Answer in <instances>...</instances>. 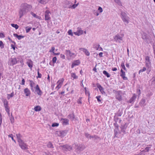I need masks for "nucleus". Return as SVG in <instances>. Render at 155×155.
Segmentation results:
<instances>
[{
  "label": "nucleus",
  "mask_w": 155,
  "mask_h": 155,
  "mask_svg": "<svg viewBox=\"0 0 155 155\" xmlns=\"http://www.w3.org/2000/svg\"><path fill=\"white\" fill-rule=\"evenodd\" d=\"M31 5L26 3L22 4L19 11V18H21L23 15H25L27 12L31 10Z\"/></svg>",
  "instance_id": "nucleus-1"
},
{
  "label": "nucleus",
  "mask_w": 155,
  "mask_h": 155,
  "mask_svg": "<svg viewBox=\"0 0 155 155\" xmlns=\"http://www.w3.org/2000/svg\"><path fill=\"white\" fill-rule=\"evenodd\" d=\"M145 65L147 68V73L149 74L151 71V62L150 58L147 56L145 57Z\"/></svg>",
  "instance_id": "nucleus-2"
},
{
  "label": "nucleus",
  "mask_w": 155,
  "mask_h": 155,
  "mask_svg": "<svg viewBox=\"0 0 155 155\" xmlns=\"http://www.w3.org/2000/svg\"><path fill=\"white\" fill-rule=\"evenodd\" d=\"M121 18L125 25L129 23V18L127 15L126 13L124 12H122L121 13Z\"/></svg>",
  "instance_id": "nucleus-3"
},
{
  "label": "nucleus",
  "mask_w": 155,
  "mask_h": 155,
  "mask_svg": "<svg viewBox=\"0 0 155 155\" xmlns=\"http://www.w3.org/2000/svg\"><path fill=\"white\" fill-rule=\"evenodd\" d=\"M142 38L146 42L148 43L150 42L151 39L149 36L144 33L142 34Z\"/></svg>",
  "instance_id": "nucleus-4"
},
{
  "label": "nucleus",
  "mask_w": 155,
  "mask_h": 155,
  "mask_svg": "<svg viewBox=\"0 0 155 155\" xmlns=\"http://www.w3.org/2000/svg\"><path fill=\"white\" fill-rule=\"evenodd\" d=\"M18 142L19 146L22 149L24 150L27 148V145L22 140H19V141Z\"/></svg>",
  "instance_id": "nucleus-5"
},
{
  "label": "nucleus",
  "mask_w": 155,
  "mask_h": 155,
  "mask_svg": "<svg viewBox=\"0 0 155 155\" xmlns=\"http://www.w3.org/2000/svg\"><path fill=\"white\" fill-rule=\"evenodd\" d=\"M49 14H51V13L49 10H47L45 11V21L51 19V18L50 17Z\"/></svg>",
  "instance_id": "nucleus-6"
},
{
  "label": "nucleus",
  "mask_w": 155,
  "mask_h": 155,
  "mask_svg": "<svg viewBox=\"0 0 155 155\" xmlns=\"http://www.w3.org/2000/svg\"><path fill=\"white\" fill-rule=\"evenodd\" d=\"M10 65L13 66L17 63L18 61L15 58H11L10 60Z\"/></svg>",
  "instance_id": "nucleus-7"
},
{
  "label": "nucleus",
  "mask_w": 155,
  "mask_h": 155,
  "mask_svg": "<svg viewBox=\"0 0 155 155\" xmlns=\"http://www.w3.org/2000/svg\"><path fill=\"white\" fill-rule=\"evenodd\" d=\"M35 88V91L37 93V94L41 96L43 92L39 88L38 85L37 84Z\"/></svg>",
  "instance_id": "nucleus-8"
},
{
  "label": "nucleus",
  "mask_w": 155,
  "mask_h": 155,
  "mask_svg": "<svg viewBox=\"0 0 155 155\" xmlns=\"http://www.w3.org/2000/svg\"><path fill=\"white\" fill-rule=\"evenodd\" d=\"M60 147H62V149H64L65 150H67L68 151H70L72 149V147L71 146L68 145L60 146Z\"/></svg>",
  "instance_id": "nucleus-9"
},
{
  "label": "nucleus",
  "mask_w": 155,
  "mask_h": 155,
  "mask_svg": "<svg viewBox=\"0 0 155 155\" xmlns=\"http://www.w3.org/2000/svg\"><path fill=\"white\" fill-rule=\"evenodd\" d=\"M83 31L80 28H78V30L76 32H74V34L76 35L79 36L83 34Z\"/></svg>",
  "instance_id": "nucleus-10"
},
{
  "label": "nucleus",
  "mask_w": 155,
  "mask_h": 155,
  "mask_svg": "<svg viewBox=\"0 0 155 155\" xmlns=\"http://www.w3.org/2000/svg\"><path fill=\"white\" fill-rule=\"evenodd\" d=\"M76 148L78 151H82L85 148V146L83 145H76Z\"/></svg>",
  "instance_id": "nucleus-11"
},
{
  "label": "nucleus",
  "mask_w": 155,
  "mask_h": 155,
  "mask_svg": "<svg viewBox=\"0 0 155 155\" xmlns=\"http://www.w3.org/2000/svg\"><path fill=\"white\" fill-rule=\"evenodd\" d=\"M124 36V32L121 31L120 34L117 35V40H119L122 41L123 40V38Z\"/></svg>",
  "instance_id": "nucleus-12"
},
{
  "label": "nucleus",
  "mask_w": 155,
  "mask_h": 155,
  "mask_svg": "<svg viewBox=\"0 0 155 155\" xmlns=\"http://www.w3.org/2000/svg\"><path fill=\"white\" fill-rule=\"evenodd\" d=\"M120 76L123 79L125 80H127V78L125 76V72H124L122 69H121L120 70Z\"/></svg>",
  "instance_id": "nucleus-13"
},
{
  "label": "nucleus",
  "mask_w": 155,
  "mask_h": 155,
  "mask_svg": "<svg viewBox=\"0 0 155 155\" xmlns=\"http://www.w3.org/2000/svg\"><path fill=\"white\" fill-rule=\"evenodd\" d=\"M65 54L67 56L70 57H72L75 54L74 53H72L69 50H66Z\"/></svg>",
  "instance_id": "nucleus-14"
},
{
  "label": "nucleus",
  "mask_w": 155,
  "mask_h": 155,
  "mask_svg": "<svg viewBox=\"0 0 155 155\" xmlns=\"http://www.w3.org/2000/svg\"><path fill=\"white\" fill-rule=\"evenodd\" d=\"M61 120L62 121L63 124L64 125H67L69 124V120L66 118L61 119Z\"/></svg>",
  "instance_id": "nucleus-15"
},
{
  "label": "nucleus",
  "mask_w": 155,
  "mask_h": 155,
  "mask_svg": "<svg viewBox=\"0 0 155 155\" xmlns=\"http://www.w3.org/2000/svg\"><path fill=\"white\" fill-rule=\"evenodd\" d=\"M67 132V131L66 130L60 131L59 132L60 136L62 137H63L65 136Z\"/></svg>",
  "instance_id": "nucleus-16"
},
{
  "label": "nucleus",
  "mask_w": 155,
  "mask_h": 155,
  "mask_svg": "<svg viewBox=\"0 0 155 155\" xmlns=\"http://www.w3.org/2000/svg\"><path fill=\"white\" fill-rule=\"evenodd\" d=\"M24 92L26 96H30V91L28 88H25L24 90Z\"/></svg>",
  "instance_id": "nucleus-17"
},
{
  "label": "nucleus",
  "mask_w": 155,
  "mask_h": 155,
  "mask_svg": "<svg viewBox=\"0 0 155 155\" xmlns=\"http://www.w3.org/2000/svg\"><path fill=\"white\" fill-rule=\"evenodd\" d=\"M80 63V62L79 60H77L74 61L73 63H72L71 66L72 68H73L75 66L78 65H79Z\"/></svg>",
  "instance_id": "nucleus-18"
},
{
  "label": "nucleus",
  "mask_w": 155,
  "mask_h": 155,
  "mask_svg": "<svg viewBox=\"0 0 155 155\" xmlns=\"http://www.w3.org/2000/svg\"><path fill=\"white\" fill-rule=\"evenodd\" d=\"M68 118L73 121L75 119V116L73 113L69 114L67 116Z\"/></svg>",
  "instance_id": "nucleus-19"
},
{
  "label": "nucleus",
  "mask_w": 155,
  "mask_h": 155,
  "mask_svg": "<svg viewBox=\"0 0 155 155\" xmlns=\"http://www.w3.org/2000/svg\"><path fill=\"white\" fill-rule=\"evenodd\" d=\"M30 82V85L31 87V90L32 91H34L33 87L35 86V83L32 80L29 81Z\"/></svg>",
  "instance_id": "nucleus-20"
},
{
  "label": "nucleus",
  "mask_w": 155,
  "mask_h": 155,
  "mask_svg": "<svg viewBox=\"0 0 155 155\" xmlns=\"http://www.w3.org/2000/svg\"><path fill=\"white\" fill-rule=\"evenodd\" d=\"M97 86L102 94H103L105 93V92L104 91V89L103 87L99 84H98Z\"/></svg>",
  "instance_id": "nucleus-21"
},
{
  "label": "nucleus",
  "mask_w": 155,
  "mask_h": 155,
  "mask_svg": "<svg viewBox=\"0 0 155 155\" xmlns=\"http://www.w3.org/2000/svg\"><path fill=\"white\" fill-rule=\"evenodd\" d=\"M14 36L16 37L19 40H21V38H24V36L22 35H18L17 34H14Z\"/></svg>",
  "instance_id": "nucleus-22"
},
{
  "label": "nucleus",
  "mask_w": 155,
  "mask_h": 155,
  "mask_svg": "<svg viewBox=\"0 0 155 155\" xmlns=\"http://www.w3.org/2000/svg\"><path fill=\"white\" fill-rule=\"evenodd\" d=\"M136 96L135 94H134L133 96L130 99L129 101V102L131 103L132 102H133L134 101V100L136 99Z\"/></svg>",
  "instance_id": "nucleus-23"
},
{
  "label": "nucleus",
  "mask_w": 155,
  "mask_h": 155,
  "mask_svg": "<svg viewBox=\"0 0 155 155\" xmlns=\"http://www.w3.org/2000/svg\"><path fill=\"white\" fill-rule=\"evenodd\" d=\"M26 64L28 65L29 67L31 69H32V62L31 60H29L28 61H27L26 63Z\"/></svg>",
  "instance_id": "nucleus-24"
},
{
  "label": "nucleus",
  "mask_w": 155,
  "mask_h": 155,
  "mask_svg": "<svg viewBox=\"0 0 155 155\" xmlns=\"http://www.w3.org/2000/svg\"><path fill=\"white\" fill-rule=\"evenodd\" d=\"M146 102V101L144 99H143L141 100L140 101L139 103L141 107H143L145 106V103Z\"/></svg>",
  "instance_id": "nucleus-25"
},
{
  "label": "nucleus",
  "mask_w": 155,
  "mask_h": 155,
  "mask_svg": "<svg viewBox=\"0 0 155 155\" xmlns=\"http://www.w3.org/2000/svg\"><path fill=\"white\" fill-rule=\"evenodd\" d=\"M63 81H58L57 82V84H58L57 86L56 87V88H58V89H59L61 87V84H62V83H63Z\"/></svg>",
  "instance_id": "nucleus-26"
},
{
  "label": "nucleus",
  "mask_w": 155,
  "mask_h": 155,
  "mask_svg": "<svg viewBox=\"0 0 155 155\" xmlns=\"http://www.w3.org/2000/svg\"><path fill=\"white\" fill-rule=\"evenodd\" d=\"M39 2L42 4H45L47 3L49 0H38Z\"/></svg>",
  "instance_id": "nucleus-27"
},
{
  "label": "nucleus",
  "mask_w": 155,
  "mask_h": 155,
  "mask_svg": "<svg viewBox=\"0 0 155 155\" xmlns=\"http://www.w3.org/2000/svg\"><path fill=\"white\" fill-rule=\"evenodd\" d=\"M41 107L39 106H36L34 108V110L35 111H39L41 110Z\"/></svg>",
  "instance_id": "nucleus-28"
},
{
  "label": "nucleus",
  "mask_w": 155,
  "mask_h": 155,
  "mask_svg": "<svg viewBox=\"0 0 155 155\" xmlns=\"http://www.w3.org/2000/svg\"><path fill=\"white\" fill-rule=\"evenodd\" d=\"M117 93L118 94L117 95V99H118L120 101L122 99L121 95L120 94V92H117Z\"/></svg>",
  "instance_id": "nucleus-29"
},
{
  "label": "nucleus",
  "mask_w": 155,
  "mask_h": 155,
  "mask_svg": "<svg viewBox=\"0 0 155 155\" xmlns=\"http://www.w3.org/2000/svg\"><path fill=\"white\" fill-rule=\"evenodd\" d=\"M71 77L74 78V79H77L78 77L77 76L75 73H72L71 74Z\"/></svg>",
  "instance_id": "nucleus-30"
},
{
  "label": "nucleus",
  "mask_w": 155,
  "mask_h": 155,
  "mask_svg": "<svg viewBox=\"0 0 155 155\" xmlns=\"http://www.w3.org/2000/svg\"><path fill=\"white\" fill-rule=\"evenodd\" d=\"M16 136L18 139V142L19 141V140H21V136L20 134H16Z\"/></svg>",
  "instance_id": "nucleus-31"
},
{
  "label": "nucleus",
  "mask_w": 155,
  "mask_h": 155,
  "mask_svg": "<svg viewBox=\"0 0 155 155\" xmlns=\"http://www.w3.org/2000/svg\"><path fill=\"white\" fill-rule=\"evenodd\" d=\"M47 147L50 148H54L53 146L52 143L51 142H49L47 145Z\"/></svg>",
  "instance_id": "nucleus-32"
},
{
  "label": "nucleus",
  "mask_w": 155,
  "mask_h": 155,
  "mask_svg": "<svg viewBox=\"0 0 155 155\" xmlns=\"http://www.w3.org/2000/svg\"><path fill=\"white\" fill-rule=\"evenodd\" d=\"M79 4V3H78L77 4H74L72 6L70 5L68 8H71L72 9H74L77 6H78V5Z\"/></svg>",
  "instance_id": "nucleus-33"
},
{
  "label": "nucleus",
  "mask_w": 155,
  "mask_h": 155,
  "mask_svg": "<svg viewBox=\"0 0 155 155\" xmlns=\"http://www.w3.org/2000/svg\"><path fill=\"white\" fill-rule=\"evenodd\" d=\"M83 51L84 52V53L86 55L89 56L90 55V52L86 49H83Z\"/></svg>",
  "instance_id": "nucleus-34"
},
{
  "label": "nucleus",
  "mask_w": 155,
  "mask_h": 155,
  "mask_svg": "<svg viewBox=\"0 0 155 155\" xmlns=\"http://www.w3.org/2000/svg\"><path fill=\"white\" fill-rule=\"evenodd\" d=\"M103 74L106 76L107 78L110 77V74L106 71H103Z\"/></svg>",
  "instance_id": "nucleus-35"
},
{
  "label": "nucleus",
  "mask_w": 155,
  "mask_h": 155,
  "mask_svg": "<svg viewBox=\"0 0 155 155\" xmlns=\"http://www.w3.org/2000/svg\"><path fill=\"white\" fill-rule=\"evenodd\" d=\"M11 117H10V116L9 117H10V121H11V123H12V124H13V123H14V117L12 115V113H11Z\"/></svg>",
  "instance_id": "nucleus-36"
},
{
  "label": "nucleus",
  "mask_w": 155,
  "mask_h": 155,
  "mask_svg": "<svg viewBox=\"0 0 155 155\" xmlns=\"http://www.w3.org/2000/svg\"><path fill=\"white\" fill-rule=\"evenodd\" d=\"M31 27L27 26L25 28V30L26 33L28 32L31 29Z\"/></svg>",
  "instance_id": "nucleus-37"
},
{
  "label": "nucleus",
  "mask_w": 155,
  "mask_h": 155,
  "mask_svg": "<svg viewBox=\"0 0 155 155\" xmlns=\"http://www.w3.org/2000/svg\"><path fill=\"white\" fill-rule=\"evenodd\" d=\"M147 70V68L145 67H143L142 69H140L139 71V74H140L141 72L145 71Z\"/></svg>",
  "instance_id": "nucleus-38"
},
{
  "label": "nucleus",
  "mask_w": 155,
  "mask_h": 155,
  "mask_svg": "<svg viewBox=\"0 0 155 155\" xmlns=\"http://www.w3.org/2000/svg\"><path fill=\"white\" fill-rule=\"evenodd\" d=\"M11 25L12 27L15 28L16 29H18L19 27L18 26L17 24H12Z\"/></svg>",
  "instance_id": "nucleus-39"
},
{
  "label": "nucleus",
  "mask_w": 155,
  "mask_h": 155,
  "mask_svg": "<svg viewBox=\"0 0 155 155\" xmlns=\"http://www.w3.org/2000/svg\"><path fill=\"white\" fill-rule=\"evenodd\" d=\"M3 101L4 103V106L5 105H8V102L6 99H3Z\"/></svg>",
  "instance_id": "nucleus-40"
},
{
  "label": "nucleus",
  "mask_w": 155,
  "mask_h": 155,
  "mask_svg": "<svg viewBox=\"0 0 155 155\" xmlns=\"http://www.w3.org/2000/svg\"><path fill=\"white\" fill-rule=\"evenodd\" d=\"M39 68L37 70L38 75L37 78H40L41 77L42 75L39 72Z\"/></svg>",
  "instance_id": "nucleus-41"
},
{
  "label": "nucleus",
  "mask_w": 155,
  "mask_h": 155,
  "mask_svg": "<svg viewBox=\"0 0 155 155\" xmlns=\"http://www.w3.org/2000/svg\"><path fill=\"white\" fill-rule=\"evenodd\" d=\"M31 14L34 17L36 18H39V16H38V15H36L34 13L32 12H31Z\"/></svg>",
  "instance_id": "nucleus-42"
},
{
  "label": "nucleus",
  "mask_w": 155,
  "mask_h": 155,
  "mask_svg": "<svg viewBox=\"0 0 155 155\" xmlns=\"http://www.w3.org/2000/svg\"><path fill=\"white\" fill-rule=\"evenodd\" d=\"M8 137H11L12 140L15 142V143H16V141L15 140H14V138H13V135L12 134H11L9 135H8Z\"/></svg>",
  "instance_id": "nucleus-43"
},
{
  "label": "nucleus",
  "mask_w": 155,
  "mask_h": 155,
  "mask_svg": "<svg viewBox=\"0 0 155 155\" xmlns=\"http://www.w3.org/2000/svg\"><path fill=\"white\" fill-rule=\"evenodd\" d=\"M100 47L99 45H93V48L95 49V48H99Z\"/></svg>",
  "instance_id": "nucleus-44"
},
{
  "label": "nucleus",
  "mask_w": 155,
  "mask_h": 155,
  "mask_svg": "<svg viewBox=\"0 0 155 155\" xmlns=\"http://www.w3.org/2000/svg\"><path fill=\"white\" fill-rule=\"evenodd\" d=\"M82 98V97H80L78 100L77 102L79 104H81L82 102H81V100Z\"/></svg>",
  "instance_id": "nucleus-45"
},
{
  "label": "nucleus",
  "mask_w": 155,
  "mask_h": 155,
  "mask_svg": "<svg viewBox=\"0 0 155 155\" xmlns=\"http://www.w3.org/2000/svg\"><path fill=\"white\" fill-rule=\"evenodd\" d=\"M85 92L86 94H88V96L90 95V93L89 91L87 89L86 87L84 88Z\"/></svg>",
  "instance_id": "nucleus-46"
},
{
  "label": "nucleus",
  "mask_w": 155,
  "mask_h": 155,
  "mask_svg": "<svg viewBox=\"0 0 155 155\" xmlns=\"http://www.w3.org/2000/svg\"><path fill=\"white\" fill-rule=\"evenodd\" d=\"M57 58L56 57H54L52 59V62L53 63H55L57 60Z\"/></svg>",
  "instance_id": "nucleus-47"
},
{
  "label": "nucleus",
  "mask_w": 155,
  "mask_h": 155,
  "mask_svg": "<svg viewBox=\"0 0 155 155\" xmlns=\"http://www.w3.org/2000/svg\"><path fill=\"white\" fill-rule=\"evenodd\" d=\"M90 138H94L95 139L99 138L96 135H94V136H90Z\"/></svg>",
  "instance_id": "nucleus-48"
},
{
  "label": "nucleus",
  "mask_w": 155,
  "mask_h": 155,
  "mask_svg": "<svg viewBox=\"0 0 155 155\" xmlns=\"http://www.w3.org/2000/svg\"><path fill=\"white\" fill-rule=\"evenodd\" d=\"M68 33L69 35H71L72 36H73V33L72 32V31L71 30H69Z\"/></svg>",
  "instance_id": "nucleus-49"
},
{
  "label": "nucleus",
  "mask_w": 155,
  "mask_h": 155,
  "mask_svg": "<svg viewBox=\"0 0 155 155\" xmlns=\"http://www.w3.org/2000/svg\"><path fill=\"white\" fill-rule=\"evenodd\" d=\"M59 124L58 123H53L52 125V127H57L58 126Z\"/></svg>",
  "instance_id": "nucleus-50"
},
{
  "label": "nucleus",
  "mask_w": 155,
  "mask_h": 155,
  "mask_svg": "<svg viewBox=\"0 0 155 155\" xmlns=\"http://www.w3.org/2000/svg\"><path fill=\"white\" fill-rule=\"evenodd\" d=\"M121 66L123 69H124V70H126V68L124 63H122L121 64Z\"/></svg>",
  "instance_id": "nucleus-51"
},
{
  "label": "nucleus",
  "mask_w": 155,
  "mask_h": 155,
  "mask_svg": "<svg viewBox=\"0 0 155 155\" xmlns=\"http://www.w3.org/2000/svg\"><path fill=\"white\" fill-rule=\"evenodd\" d=\"M118 5L119 6H122L121 3L119 0H117V5Z\"/></svg>",
  "instance_id": "nucleus-52"
},
{
  "label": "nucleus",
  "mask_w": 155,
  "mask_h": 155,
  "mask_svg": "<svg viewBox=\"0 0 155 155\" xmlns=\"http://www.w3.org/2000/svg\"><path fill=\"white\" fill-rule=\"evenodd\" d=\"M0 47L2 48H4V44L2 41H0Z\"/></svg>",
  "instance_id": "nucleus-53"
},
{
  "label": "nucleus",
  "mask_w": 155,
  "mask_h": 155,
  "mask_svg": "<svg viewBox=\"0 0 155 155\" xmlns=\"http://www.w3.org/2000/svg\"><path fill=\"white\" fill-rule=\"evenodd\" d=\"M55 50V48L54 47H52L51 48V50H50L49 51V52H52L53 53H54V50Z\"/></svg>",
  "instance_id": "nucleus-54"
},
{
  "label": "nucleus",
  "mask_w": 155,
  "mask_h": 155,
  "mask_svg": "<svg viewBox=\"0 0 155 155\" xmlns=\"http://www.w3.org/2000/svg\"><path fill=\"white\" fill-rule=\"evenodd\" d=\"M7 96H9L11 97H12L14 96V93L12 92L11 94H8Z\"/></svg>",
  "instance_id": "nucleus-55"
},
{
  "label": "nucleus",
  "mask_w": 155,
  "mask_h": 155,
  "mask_svg": "<svg viewBox=\"0 0 155 155\" xmlns=\"http://www.w3.org/2000/svg\"><path fill=\"white\" fill-rule=\"evenodd\" d=\"M98 10H99L100 11V13H101L103 12L102 8L101 7H99L98 8Z\"/></svg>",
  "instance_id": "nucleus-56"
},
{
  "label": "nucleus",
  "mask_w": 155,
  "mask_h": 155,
  "mask_svg": "<svg viewBox=\"0 0 155 155\" xmlns=\"http://www.w3.org/2000/svg\"><path fill=\"white\" fill-rule=\"evenodd\" d=\"M5 110L7 112V113L8 116L9 117H10L9 109H7V110Z\"/></svg>",
  "instance_id": "nucleus-57"
},
{
  "label": "nucleus",
  "mask_w": 155,
  "mask_h": 155,
  "mask_svg": "<svg viewBox=\"0 0 155 155\" xmlns=\"http://www.w3.org/2000/svg\"><path fill=\"white\" fill-rule=\"evenodd\" d=\"M25 79L22 78V80H21V84L22 85H24L25 84Z\"/></svg>",
  "instance_id": "nucleus-58"
},
{
  "label": "nucleus",
  "mask_w": 155,
  "mask_h": 155,
  "mask_svg": "<svg viewBox=\"0 0 155 155\" xmlns=\"http://www.w3.org/2000/svg\"><path fill=\"white\" fill-rule=\"evenodd\" d=\"M100 97H101L100 96H97L96 97V98L97 99V100L98 102L101 101V100L100 99Z\"/></svg>",
  "instance_id": "nucleus-59"
},
{
  "label": "nucleus",
  "mask_w": 155,
  "mask_h": 155,
  "mask_svg": "<svg viewBox=\"0 0 155 155\" xmlns=\"http://www.w3.org/2000/svg\"><path fill=\"white\" fill-rule=\"evenodd\" d=\"M85 135L87 138H90V136H91L88 133H85Z\"/></svg>",
  "instance_id": "nucleus-60"
},
{
  "label": "nucleus",
  "mask_w": 155,
  "mask_h": 155,
  "mask_svg": "<svg viewBox=\"0 0 155 155\" xmlns=\"http://www.w3.org/2000/svg\"><path fill=\"white\" fill-rule=\"evenodd\" d=\"M8 39L9 40V41H10L12 42V43L14 44L15 45V44L16 43L14 41H12L11 39L10 38H8Z\"/></svg>",
  "instance_id": "nucleus-61"
},
{
  "label": "nucleus",
  "mask_w": 155,
  "mask_h": 155,
  "mask_svg": "<svg viewBox=\"0 0 155 155\" xmlns=\"http://www.w3.org/2000/svg\"><path fill=\"white\" fill-rule=\"evenodd\" d=\"M149 147H146L145 150H144L143 151H144V152H147L149 151Z\"/></svg>",
  "instance_id": "nucleus-62"
},
{
  "label": "nucleus",
  "mask_w": 155,
  "mask_h": 155,
  "mask_svg": "<svg viewBox=\"0 0 155 155\" xmlns=\"http://www.w3.org/2000/svg\"><path fill=\"white\" fill-rule=\"evenodd\" d=\"M61 58L63 59H64L65 58V56L64 54H61L60 55Z\"/></svg>",
  "instance_id": "nucleus-63"
},
{
  "label": "nucleus",
  "mask_w": 155,
  "mask_h": 155,
  "mask_svg": "<svg viewBox=\"0 0 155 155\" xmlns=\"http://www.w3.org/2000/svg\"><path fill=\"white\" fill-rule=\"evenodd\" d=\"M5 37L4 35L2 33H0V38H4Z\"/></svg>",
  "instance_id": "nucleus-64"
}]
</instances>
